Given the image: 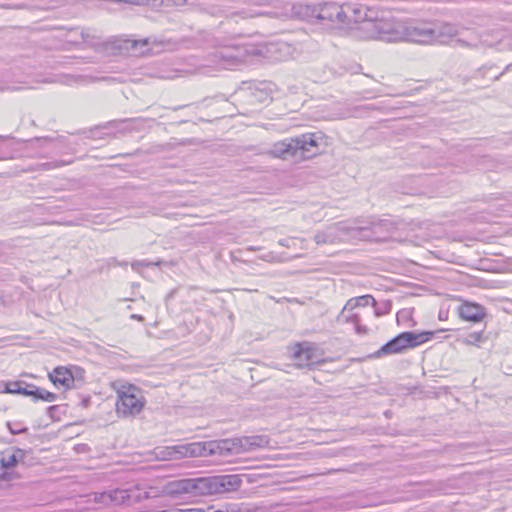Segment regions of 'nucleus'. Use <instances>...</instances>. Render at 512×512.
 I'll use <instances>...</instances> for the list:
<instances>
[{"mask_svg": "<svg viewBox=\"0 0 512 512\" xmlns=\"http://www.w3.org/2000/svg\"><path fill=\"white\" fill-rule=\"evenodd\" d=\"M292 12L303 20L317 19L318 5L299 3L293 6Z\"/></svg>", "mask_w": 512, "mask_h": 512, "instance_id": "nucleus-20", "label": "nucleus"}, {"mask_svg": "<svg viewBox=\"0 0 512 512\" xmlns=\"http://www.w3.org/2000/svg\"><path fill=\"white\" fill-rule=\"evenodd\" d=\"M244 52L240 46H223L216 51L215 57L225 62H242Z\"/></svg>", "mask_w": 512, "mask_h": 512, "instance_id": "nucleus-18", "label": "nucleus"}, {"mask_svg": "<svg viewBox=\"0 0 512 512\" xmlns=\"http://www.w3.org/2000/svg\"><path fill=\"white\" fill-rule=\"evenodd\" d=\"M409 343L407 332L400 333L398 336L383 345L378 351V354L391 355L401 353L404 350L411 348Z\"/></svg>", "mask_w": 512, "mask_h": 512, "instance_id": "nucleus-16", "label": "nucleus"}, {"mask_svg": "<svg viewBox=\"0 0 512 512\" xmlns=\"http://www.w3.org/2000/svg\"><path fill=\"white\" fill-rule=\"evenodd\" d=\"M149 0H124V3L133 4V5H144Z\"/></svg>", "mask_w": 512, "mask_h": 512, "instance_id": "nucleus-29", "label": "nucleus"}, {"mask_svg": "<svg viewBox=\"0 0 512 512\" xmlns=\"http://www.w3.org/2000/svg\"><path fill=\"white\" fill-rule=\"evenodd\" d=\"M438 319L441 321H446L448 319V312H440Z\"/></svg>", "mask_w": 512, "mask_h": 512, "instance_id": "nucleus-31", "label": "nucleus"}, {"mask_svg": "<svg viewBox=\"0 0 512 512\" xmlns=\"http://www.w3.org/2000/svg\"><path fill=\"white\" fill-rule=\"evenodd\" d=\"M81 39L84 43L89 45H98L100 36L97 34L96 30L91 28H84L80 32Z\"/></svg>", "mask_w": 512, "mask_h": 512, "instance_id": "nucleus-22", "label": "nucleus"}, {"mask_svg": "<svg viewBox=\"0 0 512 512\" xmlns=\"http://www.w3.org/2000/svg\"><path fill=\"white\" fill-rule=\"evenodd\" d=\"M240 485L241 479L238 475L181 479L169 482L166 486V493L173 497H198L234 491Z\"/></svg>", "mask_w": 512, "mask_h": 512, "instance_id": "nucleus-2", "label": "nucleus"}, {"mask_svg": "<svg viewBox=\"0 0 512 512\" xmlns=\"http://www.w3.org/2000/svg\"><path fill=\"white\" fill-rule=\"evenodd\" d=\"M270 51L271 52H289L290 51V45L286 44V43H277V44H273L271 45V48H270Z\"/></svg>", "mask_w": 512, "mask_h": 512, "instance_id": "nucleus-27", "label": "nucleus"}, {"mask_svg": "<svg viewBox=\"0 0 512 512\" xmlns=\"http://www.w3.org/2000/svg\"><path fill=\"white\" fill-rule=\"evenodd\" d=\"M403 30V41L419 44H448L459 35L457 27L451 23L404 21Z\"/></svg>", "mask_w": 512, "mask_h": 512, "instance_id": "nucleus-3", "label": "nucleus"}, {"mask_svg": "<svg viewBox=\"0 0 512 512\" xmlns=\"http://www.w3.org/2000/svg\"><path fill=\"white\" fill-rule=\"evenodd\" d=\"M146 493H142L139 488L135 487L129 490H117L114 492V499L121 500L123 503L131 504L134 501H140L147 498Z\"/></svg>", "mask_w": 512, "mask_h": 512, "instance_id": "nucleus-19", "label": "nucleus"}, {"mask_svg": "<svg viewBox=\"0 0 512 512\" xmlns=\"http://www.w3.org/2000/svg\"><path fill=\"white\" fill-rule=\"evenodd\" d=\"M404 21L393 19H372L364 21L360 27L362 37L385 42L403 41Z\"/></svg>", "mask_w": 512, "mask_h": 512, "instance_id": "nucleus-5", "label": "nucleus"}, {"mask_svg": "<svg viewBox=\"0 0 512 512\" xmlns=\"http://www.w3.org/2000/svg\"><path fill=\"white\" fill-rule=\"evenodd\" d=\"M468 35L456 39V42L468 48L496 47L498 50L512 49V34L504 29H496L478 34L467 31Z\"/></svg>", "mask_w": 512, "mask_h": 512, "instance_id": "nucleus-7", "label": "nucleus"}, {"mask_svg": "<svg viewBox=\"0 0 512 512\" xmlns=\"http://www.w3.org/2000/svg\"><path fill=\"white\" fill-rule=\"evenodd\" d=\"M269 439L264 435L225 439L220 441L194 442L167 447L160 452L163 460H176L184 457L227 456L253 451L266 447Z\"/></svg>", "mask_w": 512, "mask_h": 512, "instance_id": "nucleus-1", "label": "nucleus"}, {"mask_svg": "<svg viewBox=\"0 0 512 512\" xmlns=\"http://www.w3.org/2000/svg\"><path fill=\"white\" fill-rule=\"evenodd\" d=\"M457 315L463 322L479 324L486 321L488 311L487 308L480 303L461 299L457 307Z\"/></svg>", "mask_w": 512, "mask_h": 512, "instance_id": "nucleus-12", "label": "nucleus"}, {"mask_svg": "<svg viewBox=\"0 0 512 512\" xmlns=\"http://www.w3.org/2000/svg\"><path fill=\"white\" fill-rule=\"evenodd\" d=\"M448 329H438L433 331L407 332L409 344L411 348L423 345L431 340L438 339L440 341L449 339V335L445 334Z\"/></svg>", "mask_w": 512, "mask_h": 512, "instance_id": "nucleus-13", "label": "nucleus"}, {"mask_svg": "<svg viewBox=\"0 0 512 512\" xmlns=\"http://www.w3.org/2000/svg\"><path fill=\"white\" fill-rule=\"evenodd\" d=\"M488 340V335L485 329L469 330L464 335L459 336L457 341L467 345L480 348Z\"/></svg>", "mask_w": 512, "mask_h": 512, "instance_id": "nucleus-17", "label": "nucleus"}, {"mask_svg": "<svg viewBox=\"0 0 512 512\" xmlns=\"http://www.w3.org/2000/svg\"><path fill=\"white\" fill-rule=\"evenodd\" d=\"M7 425L12 434H20L27 431V427L21 422H9Z\"/></svg>", "mask_w": 512, "mask_h": 512, "instance_id": "nucleus-25", "label": "nucleus"}, {"mask_svg": "<svg viewBox=\"0 0 512 512\" xmlns=\"http://www.w3.org/2000/svg\"><path fill=\"white\" fill-rule=\"evenodd\" d=\"M17 456L14 449L9 448L0 452V476H5V470L11 469L17 464Z\"/></svg>", "mask_w": 512, "mask_h": 512, "instance_id": "nucleus-21", "label": "nucleus"}, {"mask_svg": "<svg viewBox=\"0 0 512 512\" xmlns=\"http://www.w3.org/2000/svg\"><path fill=\"white\" fill-rule=\"evenodd\" d=\"M56 408H57V406H51L49 409H50V410H54V409H56Z\"/></svg>", "mask_w": 512, "mask_h": 512, "instance_id": "nucleus-32", "label": "nucleus"}, {"mask_svg": "<svg viewBox=\"0 0 512 512\" xmlns=\"http://www.w3.org/2000/svg\"><path fill=\"white\" fill-rule=\"evenodd\" d=\"M317 143L312 135H302L285 141L276 142L270 154L277 158L287 159L289 157L307 159L316 154Z\"/></svg>", "mask_w": 512, "mask_h": 512, "instance_id": "nucleus-6", "label": "nucleus"}, {"mask_svg": "<svg viewBox=\"0 0 512 512\" xmlns=\"http://www.w3.org/2000/svg\"><path fill=\"white\" fill-rule=\"evenodd\" d=\"M343 5L333 2L318 4L317 20L343 23Z\"/></svg>", "mask_w": 512, "mask_h": 512, "instance_id": "nucleus-14", "label": "nucleus"}, {"mask_svg": "<svg viewBox=\"0 0 512 512\" xmlns=\"http://www.w3.org/2000/svg\"><path fill=\"white\" fill-rule=\"evenodd\" d=\"M6 391L9 393H21L25 394L28 393L27 390L21 388L20 382H11L6 385Z\"/></svg>", "mask_w": 512, "mask_h": 512, "instance_id": "nucleus-26", "label": "nucleus"}, {"mask_svg": "<svg viewBox=\"0 0 512 512\" xmlns=\"http://www.w3.org/2000/svg\"><path fill=\"white\" fill-rule=\"evenodd\" d=\"M117 392V413L122 416L139 414L145 406V398L139 388L132 384L114 386Z\"/></svg>", "mask_w": 512, "mask_h": 512, "instance_id": "nucleus-9", "label": "nucleus"}, {"mask_svg": "<svg viewBox=\"0 0 512 512\" xmlns=\"http://www.w3.org/2000/svg\"><path fill=\"white\" fill-rule=\"evenodd\" d=\"M49 380L57 388L69 390L76 381H83L84 370L78 366H58L48 374Z\"/></svg>", "mask_w": 512, "mask_h": 512, "instance_id": "nucleus-11", "label": "nucleus"}, {"mask_svg": "<svg viewBox=\"0 0 512 512\" xmlns=\"http://www.w3.org/2000/svg\"><path fill=\"white\" fill-rule=\"evenodd\" d=\"M376 300L371 295H363L351 298L343 307L339 319L345 323L351 324L358 335H367L369 328L363 324L365 309L369 306H375Z\"/></svg>", "mask_w": 512, "mask_h": 512, "instance_id": "nucleus-8", "label": "nucleus"}, {"mask_svg": "<svg viewBox=\"0 0 512 512\" xmlns=\"http://www.w3.org/2000/svg\"><path fill=\"white\" fill-rule=\"evenodd\" d=\"M290 350L292 358L298 362L299 366H312L325 361L324 350L315 343L307 341L296 343Z\"/></svg>", "mask_w": 512, "mask_h": 512, "instance_id": "nucleus-10", "label": "nucleus"}, {"mask_svg": "<svg viewBox=\"0 0 512 512\" xmlns=\"http://www.w3.org/2000/svg\"><path fill=\"white\" fill-rule=\"evenodd\" d=\"M343 10L345 12V15H343V23H359V31L364 21L372 20L368 15L370 11L365 6L346 3L343 4Z\"/></svg>", "mask_w": 512, "mask_h": 512, "instance_id": "nucleus-15", "label": "nucleus"}, {"mask_svg": "<svg viewBox=\"0 0 512 512\" xmlns=\"http://www.w3.org/2000/svg\"><path fill=\"white\" fill-rule=\"evenodd\" d=\"M204 512H236L234 509H214L213 507L208 508L207 510L204 509Z\"/></svg>", "mask_w": 512, "mask_h": 512, "instance_id": "nucleus-28", "label": "nucleus"}, {"mask_svg": "<svg viewBox=\"0 0 512 512\" xmlns=\"http://www.w3.org/2000/svg\"><path fill=\"white\" fill-rule=\"evenodd\" d=\"M26 395L34 396L46 402H53L56 400L57 395L43 388H35V390L28 391Z\"/></svg>", "mask_w": 512, "mask_h": 512, "instance_id": "nucleus-23", "label": "nucleus"}, {"mask_svg": "<svg viewBox=\"0 0 512 512\" xmlns=\"http://www.w3.org/2000/svg\"><path fill=\"white\" fill-rule=\"evenodd\" d=\"M162 44L151 42L150 38L135 40L125 36H115L102 43L103 52L108 55L139 57L155 55L162 51Z\"/></svg>", "mask_w": 512, "mask_h": 512, "instance_id": "nucleus-4", "label": "nucleus"}, {"mask_svg": "<svg viewBox=\"0 0 512 512\" xmlns=\"http://www.w3.org/2000/svg\"><path fill=\"white\" fill-rule=\"evenodd\" d=\"M242 18H250L260 15L259 13H246L245 11L239 12Z\"/></svg>", "mask_w": 512, "mask_h": 512, "instance_id": "nucleus-30", "label": "nucleus"}, {"mask_svg": "<svg viewBox=\"0 0 512 512\" xmlns=\"http://www.w3.org/2000/svg\"><path fill=\"white\" fill-rule=\"evenodd\" d=\"M375 308V315L376 316H384V315H387L390 313L391 311V308H392V304L390 301H384L382 303H380L379 305H377V303L375 304V306H373Z\"/></svg>", "mask_w": 512, "mask_h": 512, "instance_id": "nucleus-24", "label": "nucleus"}]
</instances>
